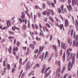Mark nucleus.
Listing matches in <instances>:
<instances>
[{
	"mask_svg": "<svg viewBox=\"0 0 78 78\" xmlns=\"http://www.w3.org/2000/svg\"><path fill=\"white\" fill-rule=\"evenodd\" d=\"M75 56H76V54L74 53L72 56V62L71 63V61H69L68 62V64H69V62H70V67L71 69H72V67H73L74 62H75Z\"/></svg>",
	"mask_w": 78,
	"mask_h": 78,
	"instance_id": "obj_1",
	"label": "nucleus"
},
{
	"mask_svg": "<svg viewBox=\"0 0 78 78\" xmlns=\"http://www.w3.org/2000/svg\"><path fill=\"white\" fill-rule=\"evenodd\" d=\"M30 62H29L27 63V66H26V70H28V69L30 70L32 67V66L33 65V63H32L30 66Z\"/></svg>",
	"mask_w": 78,
	"mask_h": 78,
	"instance_id": "obj_2",
	"label": "nucleus"
},
{
	"mask_svg": "<svg viewBox=\"0 0 78 78\" xmlns=\"http://www.w3.org/2000/svg\"><path fill=\"white\" fill-rule=\"evenodd\" d=\"M69 6L67 5H66L67 8L69 11V12H72V5L69 4Z\"/></svg>",
	"mask_w": 78,
	"mask_h": 78,
	"instance_id": "obj_3",
	"label": "nucleus"
},
{
	"mask_svg": "<svg viewBox=\"0 0 78 78\" xmlns=\"http://www.w3.org/2000/svg\"><path fill=\"white\" fill-rule=\"evenodd\" d=\"M62 49H64L65 50L66 48V43H63L62 42H61V48Z\"/></svg>",
	"mask_w": 78,
	"mask_h": 78,
	"instance_id": "obj_4",
	"label": "nucleus"
},
{
	"mask_svg": "<svg viewBox=\"0 0 78 78\" xmlns=\"http://www.w3.org/2000/svg\"><path fill=\"white\" fill-rule=\"evenodd\" d=\"M69 26V21H68V20L66 19L65 21V27H67Z\"/></svg>",
	"mask_w": 78,
	"mask_h": 78,
	"instance_id": "obj_5",
	"label": "nucleus"
},
{
	"mask_svg": "<svg viewBox=\"0 0 78 78\" xmlns=\"http://www.w3.org/2000/svg\"><path fill=\"white\" fill-rule=\"evenodd\" d=\"M50 73H51V70H50L49 72L48 73H46V74H45L44 78H47L48 76L50 75Z\"/></svg>",
	"mask_w": 78,
	"mask_h": 78,
	"instance_id": "obj_6",
	"label": "nucleus"
},
{
	"mask_svg": "<svg viewBox=\"0 0 78 78\" xmlns=\"http://www.w3.org/2000/svg\"><path fill=\"white\" fill-rule=\"evenodd\" d=\"M46 67V66L45 65H44L43 66V68L41 71V73H44V70H47V68Z\"/></svg>",
	"mask_w": 78,
	"mask_h": 78,
	"instance_id": "obj_7",
	"label": "nucleus"
},
{
	"mask_svg": "<svg viewBox=\"0 0 78 78\" xmlns=\"http://www.w3.org/2000/svg\"><path fill=\"white\" fill-rule=\"evenodd\" d=\"M38 54H37V57L36 58V59H37V58L38 57V56L39 55V50L38 49H36L34 51V53H36V54H37V53Z\"/></svg>",
	"mask_w": 78,
	"mask_h": 78,
	"instance_id": "obj_8",
	"label": "nucleus"
},
{
	"mask_svg": "<svg viewBox=\"0 0 78 78\" xmlns=\"http://www.w3.org/2000/svg\"><path fill=\"white\" fill-rule=\"evenodd\" d=\"M68 58H71L72 56V55H73V53L69 52H68Z\"/></svg>",
	"mask_w": 78,
	"mask_h": 78,
	"instance_id": "obj_9",
	"label": "nucleus"
},
{
	"mask_svg": "<svg viewBox=\"0 0 78 78\" xmlns=\"http://www.w3.org/2000/svg\"><path fill=\"white\" fill-rule=\"evenodd\" d=\"M45 47V46H43L42 47H41V46H40L39 47V53H41V51H42V50H44V48Z\"/></svg>",
	"mask_w": 78,
	"mask_h": 78,
	"instance_id": "obj_10",
	"label": "nucleus"
},
{
	"mask_svg": "<svg viewBox=\"0 0 78 78\" xmlns=\"http://www.w3.org/2000/svg\"><path fill=\"white\" fill-rule=\"evenodd\" d=\"M9 20H7V28H9V27L11 26V23H10V21Z\"/></svg>",
	"mask_w": 78,
	"mask_h": 78,
	"instance_id": "obj_11",
	"label": "nucleus"
},
{
	"mask_svg": "<svg viewBox=\"0 0 78 78\" xmlns=\"http://www.w3.org/2000/svg\"><path fill=\"white\" fill-rule=\"evenodd\" d=\"M60 29L61 30H62V29L63 31H64V25L63 24H61L60 26Z\"/></svg>",
	"mask_w": 78,
	"mask_h": 78,
	"instance_id": "obj_12",
	"label": "nucleus"
},
{
	"mask_svg": "<svg viewBox=\"0 0 78 78\" xmlns=\"http://www.w3.org/2000/svg\"><path fill=\"white\" fill-rule=\"evenodd\" d=\"M69 51H72V49L71 48H69V49H67L66 52V55H68V53H69Z\"/></svg>",
	"mask_w": 78,
	"mask_h": 78,
	"instance_id": "obj_13",
	"label": "nucleus"
},
{
	"mask_svg": "<svg viewBox=\"0 0 78 78\" xmlns=\"http://www.w3.org/2000/svg\"><path fill=\"white\" fill-rule=\"evenodd\" d=\"M66 59V52H64L62 57V61L63 62H65V59Z\"/></svg>",
	"mask_w": 78,
	"mask_h": 78,
	"instance_id": "obj_14",
	"label": "nucleus"
},
{
	"mask_svg": "<svg viewBox=\"0 0 78 78\" xmlns=\"http://www.w3.org/2000/svg\"><path fill=\"white\" fill-rule=\"evenodd\" d=\"M66 67L64 66L63 67L62 69L61 72V73H64V72L66 71Z\"/></svg>",
	"mask_w": 78,
	"mask_h": 78,
	"instance_id": "obj_15",
	"label": "nucleus"
},
{
	"mask_svg": "<svg viewBox=\"0 0 78 78\" xmlns=\"http://www.w3.org/2000/svg\"><path fill=\"white\" fill-rule=\"evenodd\" d=\"M29 46L30 47V48H31L33 49V50H34V45L33 44H30L29 45Z\"/></svg>",
	"mask_w": 78,
	"mask_h": 78,
	"instance_id": "obj_16",
	"label": "nucleus"
},
{
	"mask_svg": "<svg viewBox=\"0 0 78 78\" xmlns=\"http://www.w3.org/2000/svg\"><path fill=\"white\" fill-rule=\"evenodd\" d=\"M61 69H59L58 68H57V70L56 72V73L57 75V74H58V73H60V72H61Z\"/></svg>",
	"mask_w": 78,
	"mask_h": 78,
	"instance_id": "obj_17",
	"label": "nucleus"
},
{
	"mask_svg": "<svg viewBox=\"0 0 78 78\" xmlns=\"http://www.w3.org/2000/svg\"><path fill=\"white\" fill-rule=\"evenodd\" d=\"M25 13L24 12H22V15L21 16L22 19H25Z\"/></svg>",
	"mask_w": 78,
	"mask_h": 78,
	"instance_id": "obj_18",
	"label": "nucleus"
},
{
	"mask_svg": "<svg viewBox=\"0 0 78 78\" xmlns=\"http://www.w3.org/2000/svg\"><path fill=\"white\" fill-rule=\"evenodd\" d=\"M70 63L69 62V63H68V71H70V70H71V68L70 67Z\"/></svg>",
	"mask_w": 78,
	"mask_h": 78,
	"instance_id": "obj_19",
	"label": "nucleus"
},
{
	"mask_svg": "<svg viewBox=\"0 0 78 78\" xmlns=\"http://www.w3.org/2000/svg\"><path fill=\"white\" fill-rule=\"evenodd\" d=\"M49 19L51 20V21L52 23H54L55 22V21H54V20L53 19V18L51 16L49 17Z\"/></svg>",
	"mask_w": 78,
	"mask_h": 78,
	"instance_id": "obj_20",
	"label": "nucleus"
},
{
	"mask_svg": "<svg viewBox=\"0 0 78 78\" xmlns=\"http://www.w3.org/2000/svg\"><path fill=\"white\" fill-rule=\"evenodd\" d=\"M12 49V47L11 46H10L9 48L8 49V51L10 54L11 53V50Z\"/></svg>",
	"mask_w": 78,
	"mask_h": 78,
	"instance_id": "obj_21",
	"label": "nucleus"
},
{
	"mask_svg": "<svg viewBox=\"0 0 78 78\" xmlns=\"http://www.w3.org/2000/svg\"><path fill=\"white\" fill-rule=\"evenodd\" d=\"M52 47L54 50H55L56 51H57V49H56V46L55 45H52Z\"/></svg>",
	"mask_w": 78,
	"mask_h": 78,
	"instance_id": "obj_22",
	"label": "nucleus"
},
{
	"mask_svg": "<svg viewBox=\"0 0 78 78\" xmlns=\"http://www.w3.org/2000/svg\"><path fill=\"white\" fill-rule=\"evenodd\" d=\"M15 50H16V49L15 48H14L13 49V53L14 56H16V53Z\"/></svg>",
	"mask_w": 78,
	"mask_h": 78,
	"instance_id": "obj_23",
	"label": "nucleus"
},
{
	"mask_svg": "<svg viewBox=\"0 0 78 78\" xmlns=\"http://www.w3.org/2000/svg\"><path fill=\"white\" fill-rule=\"evenodd\" d=\"M57 9L58 10V12L59 14H61L62 13V11H61V9L60 8H58Z\"/></svg>",
	"mask_w": 78,
	"mask_h": 78,
	"instance_id": "obj_24",
	"label": "nucleus"
},
{
	"mask_svg": "<svg viewBox=\"0 0 78 78\" xmlns=\"http://www.w3.org/2000/svg\"><path fill=\"white\" fill-rule=\"evenodd\" d=\"M23 30H25L27 29V25H24V26H23L22 27Z\"/></svg>",
	"mask_w": 78,
	"mask_h": 78,
	"instance_id": "obj_25",
	"label": "nucleus"
},
{
	"mask_svg": "<svg viewBox=\"0 0 78 78\" xmlns=\"http://www.w3.org/2000/svg\"><path fill=\"white\" fill-rule=\"evenodd\" d=\"M9 34H11L12 35H14L15 34V33H14L13 32L11 31H9Z\"/></svg>",
	"mask_w": 78,
	"mask_h": 78,
	"instance_id": "obj_26",
	"label": "nucleus"
},
{
	"mask_svg": "<svg viewBox=\"0 0 78 78\" xmlns=\"http://www.w3.org/2000/svg\"><path fill=\"white\" fill-rule=\"evenodd\" d=\"M73 29H72L71 32V37L73 36Z\"/></svg>",
	"mask_w": 78,
	"mask_h": 78,
	"instance_id": "obj_27",
	"label": "nucleus"
},
{
	"mask_svg": "<svg viewBox=\"0 0 78 78\" xmlns=\"http://www.w3.org/2000/svg\"><path fill=\"white\" fill-rule=\"evenodd\" d=\"M58 66L59 67H61V62L59 61H58Z\"/></svg>",
	"mask_w": 78,
	"mask_h": 78,
	"instance_id": "obj_28",
	"label": "nucleus"
},
{
	"mask_svg": "<svg viewBox=\"0 0 78 78\" xmlns=\"http://www.w3.org/2000/svg\"><path fill=\"white\" fill-rule=\"evenodd\" d=\"M51 14L52 16H54V15H55V13H54V12L53 11V10H52V9L51 10Z\"/></svg>",
	"mask_w": 78,
	"mask_h": 78,
	"instance_id": "obj_29",
	"label": "nucleus"
},
{
	"mask_svg": "<svg viewBox=\"0 0 78 78\" xmlns=\"http://www.w3.org/2000/svg\"><path fill=\"white\" fill-rule=\"evenodd\" d=\"M6 62L4 60L3 63V66L4 67H6Z\"/></svg>",
	"mask_w": 78,
	"mask_h": 78,
	"instance_id": "obj_30",
	"label": "nucleus"
},
{
	"mask_svg": "<svg viewBox=\"0 0 78 78\" xmlns=\"http://www.w3.org/2000/svg\"><path fill=\"white\" fill-rule=\"evenodd\" d=\"M47 11L43 12H42V14L44 16H46V14H47Z\"/></svg>",
	"mask_w": 78,
	"mask_h": 78,
	"instance_id": "obj_31",
	"label": "nucleus"
},
{
	"mask_svg": "<svg viewBox=\"0 0 78 78\" xmlns=\"http://www.w3.org/2000/svg\"><path fill=\"white\" fill-rule=\"evenodd\" d=\"M7 68L8 70H10V69H11V67H10V65H9V64H8L7 65Z\"/></svg>",
	"mask_w": 78,
	"mask_h": 78,
	"instance_id": "obj_32",
	"label": "nucleus"
},
{
	"mask_svg": "<svg viewBox=\"0 0 78 78\" xmlns=\"http://www.w3.org/2000/svg\"><path fill=\"white\" fill-rule=\"evenodd\" d=\"M68 76H69V74L66 73L64 75L63 78H66Z\"/></svg>",
	"mask_w": 78,
	"mask_h": 78,
	"instance_id": "obj_33",
	"label": "nucleus"
},
{
	"mask_svg": "<svg viewBox=\"0 0 78 78\" xmlns=\"http://www.w3.org/2000/svg\"><path fill=\"white\" fill-rule=\"evenodd\" d=\"M50 69V67H48L47 69L44 71V74H45V73H46V72H47L48 71V70H49V69Z\"/></svg>",
	"mask_w": 78,
	"mask_h": 78,
	"instance_id": "obj_34",
	"label": "nucleus"
},
{
	"mask_svg": "<svg viewBox=\"0 0 78 78\" xmlns=\"http://www.w3.org/2000/svg\"><path fill=\"white\" fill-rule=\"evenodd\" d=\"M55 56L56 58H57L58 56V53L57 52V51L55 52Z\"/></svg>",
	"mask_w": 78,
	"mask_h": 78,
	"instance_id": "obj_35",
	"label": "nucleus"
},
{
	"mask_svg": "<svg viewBox=\"0 0 78 78\" xmlns=\"http://www.w3.org/2000/svg\"><path fill=\"white\" fill-rule=\"evenodd\" d=\"M75 35H76V33H75V31H74L73 35V38L74 39H75Z\"/></svg>",
	"mask_w": 78,
	"mask_h": 78,
	"instance_id": "obj_36",
	"label": "nucleus"
},
{
	"mask_svg": "<svg viewBox=\"0 0 78 78\" xmlns=\"http://www.w3.org/2000/svg\"><path fill=\"white\" fill-rule=\"evenodd\" d=\"M51 6H52L53 7H55V4H54V3L51 2Z\"/></svg>",
	"mask_w": 78,
	"mask_h": 78,
	"instance_id": "obj_37",
	"label": "nucleus"
},
{
	"mask_svg": "<svg viewBox=\"0 0 78 78\" xmlns=\"http://www.w3.org/2000/svg\"><path fill=\"white\" fill-rule=\"evenodd\" d=\"M36 39L37 41H41V38H40L38 37H37L36 38Z\"/></svg>",
	"mask_w": 78,
	"mask_h": 78,
	"instance_id": "obj_38",
	"label": "nucleus"
},
{
	"mask_svg": "<svg viewBox=\"0 0 78 78\" xmlns=\"http://www.w3.org/2000/svg\"><path fill=\"white\" fill-rule=\"evenodd\" d=\"M46 25L47 26V27H48V28H50V27H51L50 25H49V24H48V23H46Z\"/></svg>",
	"mask_w": 78,
	"mask_h": 78,
	"instance_id": "obj_39",
	"label": "nucleus"
},
{
	"mask_svg": "<svg viewBox=\"0 0 78 78\" xmlns=\"http://www.w3.org/2000/svg\"><path fill=\"white\" fill-rule=\"evenodd\" d=\"M19 20L20 22V23H22V22H23V21H22V20L21 18H19Z\"/></svg>",
	"mask_w": 78,
	"mask_h": 78,
	"instance_id": "obj_40",
	"label": "nucleus"
},
{
	"mask_svg": "<svg viewBox=\"0 0 78 78\" xmlns=\"http://www.w3.org/2000/svg\"><path fill=\"white\" fill-rule=\"evenodd\" d=\"M61 8L62 11L64 10V5H62V6H61Z\"/></svg>",
	"mask_w": 78,
	"mask_h": 78,
	"instance_id": "obj_41",
	"label": "nucleus"
},
{
	"mask_svg": "<svg viewBox=\"0 0 78 78\" xmlns=\"http://www.w3.org/2000/svg\"><path fill=\"white\" fill-rule=\"evenodd\" d=\"M14 28H15V29H16V30H20L19 28L15 26H14Z\"/></svg>",
	"mask_w": 78,
	"mask_h": 78,
	"instance_id": "obj_42",
	"label": "nucleus"
},
{
	"mask_svg": "<svg viewBox=\"0 0 78 78\" xmlns=\"http://www.w3.org/2000/svg\"><path fill=\"white\" fill-rule=\"evenodd\" d=\"M37 19V16L36 15H34V21H36V19Z\"/></svg>",
	"mask_w": 78,
	"mask_h": 78,
	"instance_id": "obj_43",
	"label": "nucleus"
},
{
	"mask_svg": "<svg viewBox=\"0 0 78 78\" xmlns=\"http://www.w3.org/2000/svg\"><path fill=\"white\" fill-rule=\"evenodd\" d=\"M58 41L59 45V48L60 47V41H59V39H58Z\"/></svg>",
	"mask_w": 78,
	"mask_h": 78,
	"instance_id": "obj_44",
	"label": "nucleus"
},
{
	"mask_svg": "<svg viewBox=\"0 0 78 78\" xmlns=\"http://www.w3.org/2000/svg\"><path fill=\"white\" fill-rule=\"evenodd\" d=\"M16 44L17 45V46L19 47V45H20V42H19V41H17V44Z\"/></svg>",
	"mask_w": 78,
	"mask_h": 78,
	"instance_id": "obj_45",
	"label": "nucleus"
},
{
	"mask_svg": "<svg viewBox=\"0 0 78 78\" xmlns=\"http://www.w3.org/2000/svg\"><path fill=\"white\" fill-rule=\"evenodd\" d=\"M35 8L36 9H41L40 7H39L37 5L36 6Z\"/></svg>",
	"mask_w": 78,
	"mask_h": 78,
	"instance_id": "obj_46",
	"label": "nucleus"
},
{
	"mask_svg": "<svg viewBox=\"0 0 78 78\" xmlns=\"http://www.w3.org/2000/svg\"><path fill=\"white\" fill-rule=\"evenodd\" d=\"M55 25H56V26H57V27H59V25H58V23L55 22Z\"/></svg>",
	"mask_w": 78,
	"mask_h": 78,
	"instance_id": "obj_47",
	"label": "nucleus"
},
{
	"mask_svg": "<svg viewBox=\"0 0 78 78\" xmlns=\"http://www.w3.org/2000/svg\"><path fill=\"white\" fill-rule=\"evenodd\" d=\"M15 69H15V68H12V72L13 73H14V71H15Z\"/></svg>",
	"mask_w": 78,
	"mask_h": 78,
	"instance_id": "obj_48",
	"label": "nucleus"
},
{
	"mask_svg": "<svg viewBox=\"0 0 78 78\" xmlns=\"http://www.w3.org/2000/svg\"><path fill=\"white\" fill-rule=\"evenodd\" d=\"M70 38H69L68 39V44H70Z\"/></svg>",
	"mask_w": 78,
	"mask_h": 78,
	"instance_id": "obj_49",
	"label": "nucleus"
},
{
	"mask_svg": "<svg viewBox=\"0 0 78 78\" xmlns=\"http://www.w3.org/2000/svg\"><path fill=\"white\" fill-rule=\"evenodd\" d=\"M9 39H13L14 38V37L11 36H10L9 37Z\"/></svg>",
	"mask_w": 78,
	"mask_h": 78,
	"instance_id": "obj_50",
	"label": "nucleus"
},
{
	"mask_svg": "<svg viewBox=\"0 0 78 78\" xmlns=\"http://www.w3.org/2000/svg\"><path fill=\"white\" fill-rule=\"evenodd\" d=\"M25 7L26 9H27V12H28V11H29V10H28V7H27V6L26 5H25Z\"/></svg>",
	"mask_w": 78,
	"mask_h": 78,
	"instance_id": "obj_51",
	"label": "nucleus"
},
{
	"mask_svg": "<svg viewBox=\"0 0 78 78\" xmlns=\"http://www.w3.org/2000/svg\"><path fill=\"white\" fill-rule=\"evenodd\" d=\"M38 17H39V18H40L41 17V14L40 12H39L38 13Z\"/></svg>",
	"mask_w": 78,
	"mask_h": 78,
	"instance_id": "obj_52",
	"label": "nucleus"
},
{
	"mask_svg": "<svg viewBox=\"0 0 78 78\" xmlns=\"http://www.w3.org/2000/svg\"><path fill=\"white\" fill-rule=\"evenodd\" d=\"M47 20H48V19L46 17V18L44 19V22H47Z\"/></svg>",
	"mask_w": 78,
	"mask_h": 78,
	"instance_id": "obj_53",
	"label": "nucleus"
},
{
	"mask_svg": "<svg viewBox=\"0 0 78 78\" xmlns=\"http://www.w3.org/2000/svg\"><path fill=\"white\" fill-rule=\"evenodd\" d=\"M15 50H16V51H18L19 50V49L18 48V47H16L15 48Z\"/></svg>",
	"mask_w": 78,
	"mask_h": 78,
	"instance_id": "obj_54",
	"label": "nucleus"
},
{
	"mask_svg": "<svg viewBox=\"0 0 78 78\" xmlns=\"http://www.w3.org/2000/svg\"><path fill=\"white\" fill-rule=\"evenodd\" d=\"M43 8L44 9H45V4L44 3H43Z\"/></svg>",
	"mask_w": 78,
	"mask_h": 78,
	"instance_id": "obj_55",
	"label": "nucleus"
},
{
	"mask_svg": "<svg viewBox=\"0 0 78 78\" xmlns=\"http://www.w3.org/2000/svg\"><path fill=\"white\" fill-rule=\"evenodd\" d=\"M6 28H7V27L6 26L5 27H4L3 28H2V30H6Z\"/></svg>",
	"mask_w": 78,
	"mask_h": 78,
	"instance_id": "obj_56",
	"label": "nucleus"
},
{
	"mask_svg": "<svg viewBox=\"0 0 78 78\" xmlns=\"http://www.w3.org/2000/svg\"><path fill=\"white\" fill-rule=\"evenodd\" d=\"M27 27L28 28H30V23H28V25L27 26Z\"/></svg>",
	"mask_w": 78,
	"mask_h": 78,
	"instance_id": "obj_57",
	"label": "nucleus"
},
{
	"mask_svg": "<svg viewBox=\"0 0 78 78\" xmlns=\"http://www.w3.org/2000/svg\"><path fill=\"white\" fill-rule=\"evenodd\" d=\"M16 39H14V42H13V43L14 44H16Z\"/></svg>",
	"mask_w": 78,
	"mask_h": 78,
	"instance_id": "obj_58",
	"label": "nucleus"
},
{
	"mask_svg": "<svg viewBox=\"0 0 78 78\" xmlns=\"http://www.w3.org/2000/svg\"><path fill=\"white\" fill-rule=\"evenodd\" d=\"M51 59H52L51 57L49 58L48 61V62H50L51 61Z\"/></svg>",
	"mask_w": 78,
	"mask_h": 78,
	"instance_id": "obj_59",
	"label": "nucleus"
},
{
	"mask_svg": "<svg viewBox=\"0 0 78 78\" xmlns=\"http://www.w3.org/2000/svg\"><path fill=\"white\" fill-rule=\"evenodd\" d=\"M59 17H60V18H61L62 21H63V20H64V19H63L62 17V16H61V15H59Z\"/></svg>",
	"mask_w": 78,
	"mask_h": 78,
	"instance_id": "obj_60",
	"label": "nucleus"
},
{
	"mask_svg": "<svg viewBox=\"0 0 78 78\" xmlns=\"http://www.w3.org/2000/svg\"><path fill=\"white\" fill-rule=\"evenodd\" d=\"M46 14L48 16H49L50 15V14H49V12H48V11L47 12Z\"/></svg>",
	"mask_w": 78,
	"mask_h": 78,
	"instance_id": "obj_61",
	"label": "nucleus"
},
{
	"mask_svg": "<svg viewBox=\"0 0 78 78\" xmlns=\"http://www.w3.org/2000/svg\"><path fill=\"white\" fill-rule=\"evenodd\" d=\"M78 46V43H76L75 45V47H77Z\"/></svg>",
	"mask_w": 78,
	"mask_h": 78,
	"instance_id": "obj_62",
	"label": "nucleus"
},
{
	"mask_svg": "<svg viewBox=\"0 0 78 78\" xmlns=\"http://www.w3.org/2000/svg\"><path fill=\"white\" fill-rule=\"evenodd\" d=\"M68 3L70 4V3H71V0H68Z\"/></svg>",
	"mask_w": 78,
	"mask_h": 78,
	"instance_id": "obj_63",
	"label": "nucleus"
},
{
	"mask_svg": "<svg viewBox=\"0 0 78 78\" xmlns=\"http://www.w3.org/2000/svg\"><path fill=\"white\" fill-rule=\"evenodd\" d=\"M52 38H53V37L52 36V35H51L50 36V41H51V40L52 39Z\"/></svg>",
	"mask_w": 78,
	"mask_h": 78,
	"instance_id": "obj_64",
	"label": "nucleus"
}]
</instances>
